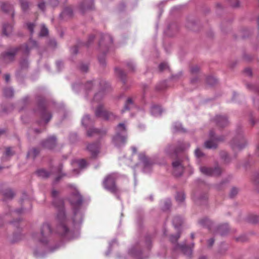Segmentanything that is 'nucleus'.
I'll use <instances>...</instances> for the list:
<instances>
[{"instance_id":"obj_1","label":"nucleus","mask_w":259,"mask_h":259,"mask_svg":"<svg viewBox=\"0 0 259 259\" xmlns=\"http://www.w3.org/2000/svg\"><path fill=\"white\" fill-rule=\"evenodd\" d=\"M58 193L59 192L55 190H53L52 191V196L53 198V204L58 210L56 218L57 222L56 231L61 235H68L71 233V230L68 226V221L65 216L63 201L57 197Z\"/></svg>"},{"instance_id":"obj_2","label":"nucleus","mask_w":259,"mask_h":259,"mask_svg":"<svg viewBox=\"0 0 259 259\" xmlns=\"http://www.w3.org/2000/svg\"><path fill=\"white\" fill-rule=\"evenodd\" d=\"M38 45L36 41L30 38L26 44L11 49L4 54L3 57L5 62H11L14 60L16 54L18 51H21L23 54L28 55L31 50L36 49Z\"/></svg>"},{"instance_id":"obj_3","label":"nucleus","mask_w":259,"mask_h":259,"mask_svg":"<svg viewBox=\"0 0 259 259\" xmlns=\"http://www.w3.org/2000/svg\"><path fill=\"white\" fill-rule=\"evenodd\" d=\"M52 234V230L50 225L48 223H45L41 228L40 232L34 233L32 237L40 244L46 245L49 242Z\"/></svg>"},{"instance_id":"obj_4","label":"nucleus","mask_w":259,"mask_h":259,"mask_svg":"<svg viewBox=\"0 0 259 259\" xmlns=\"http://www.w3.org/2000/svg\"><path fill=\"white\" fill-rule=\"evenodd\" d=\"M127 139L126 130L125 124L120 123L116 128V134L112 138V142L117 147L124 146Z\"/></svg>"},{"instance_id":"obj_5","label":"nucleus","mask_w":259,"mask_h":259,"mask_svg":"<svg viewBox=\"0 0 259 259\" xmlns=\"http://www.w3.org/2000/svg\"><path fill=\"white\" fill-rule=\"evenodd\" d=\"M117 178V176L116 174H111L104 179L103 185L105 189L115 195L119 199L120 190L115 184V181Z\"/></svg>"},{"instance_id":"obj_6","label":"nucleus","mask_w":259,"mask_h":259,"mask_svg":"<svg viewBox=\"0 0 259 259\" xmlns=\"http://www.w3.org/2000/svg\"><path fill=\"white\" fill-rule=\"evenodd\" d=\"M80 208H73V217L72 218V221H71L67 218L66 215L65 216L68 221V226L71 230V233L68 235H63L58 233L56 231V229H55L56 233L58 234L59 235L66 237V238H70L72 237L73 233V226H75L77 225H79L81 223L83 219V214L79 210Z\"/></svg>"},{"instance_id":"obj_7","label":"nucleus","mask_w":259,"mask_h":259,"mask_svg":"<svg viewBox=\"0 0 259 259\" xmlns=\"http://www.w3.org/2000/svg\"><path fill=\"white\" fill-rule=\"evenodd\" d=\"M96 117L102 118L106 120H114L117 118V116L113 113L109 112L104 109L103 105L99 104L95 111Z\"/></svg>"},{"instance_id":"obj_8","label":"nucleus","mask_w":259,"mask_h":259,"mask_svg":"<svg viewBox=\"0 0 259 259\" xmlns=\"http://www.w3.org/2000/svg\"><path fill=\"white\" fill-rule=\"evenodd\" d=\"M247 144L245 138L242 135H238L231 142L230 145L234 151H238L243 149Z\"/></svg>"},{"instance_id":"obj_9","label":"nucleus","mask_w":259,"mask_h":259,"mask_svg":"<svg viewBox=\"0 0 259 259\" xmlns=\"http://www.w3.org/2000/svg\"><path fill=\"white\" fill-rule=\"evenodd\" d=\"M69 201L73 208H80L83 198L77 189L74 188L69 198Z\"/></svg>"},{"instance_id":"obj_10","label":"nucleus","mask_w":259,"mask_h":259,"mask_svg":"<svg viewBox=\"0 0 259 259\" xmlns=\"http://www.w3.org/2000/svg\"><path fill=\"white\" fill-rule=\"evenodd\" d=\"M35 112L39 114L41 120H44L46 124L52 118L51 113L47 111L46 107L44 103L38 104Z\"/></svg>"},{"instance_id":"obj_11","label":"nucleus","mask_w":259,"mask_h":259,"mask_svg":"<svg viewBox=\"0 0 259 259\" xmlns=\"http://www.w3.org/2000/svg\"><path fill=\"white\" fill-rule=\"evenodd\" d=\"M209 138L210 140L204 143L205 147L208 149L216 148L218 146V142L222 141L224 139L223 137H214V133L212 131L209 132Z\"/></svg>"},{"instance_id":"obj_12","label":"nucleus","mask_w":259,"mask_h":259,"mask_svg":"<svg viewBox=\"0 0 259 259\" xmlns=\"http://www.w3.org/2000/svg\"><path fill=\"white\" fill-rule=\"evenodd\" d=\"M200 170L203 175L207 176H218L221 174L222 170L219 166L213 168L200 166Z\"/></svg>"},{"instance_id":"obj_13","label":"nucleus","mask_w":259,"mask_h":259,"mask_svg":"<svg viewBox=\"0 0 259 259\" xmlns=\"http://www.w3.org/2000/svg\"><path fill=\"white\" fill-rule=\"evenodd\" d=\"M112 42V38L109 34H105L102 35L99 41L100 49L103 51L104 49H108Z\"/></svg>"},{"instance_id":"obj_14","label":"nucleus","mask_w":259,"mask_h":259,"mask_svg":"<svg viewBox=\"0 0 259 259\" xmlns=\"http://www.w3.org/2000/svg\"><path fill=\"white\" fill-rule=\"evenodd\" d=\"M94 8L93 0H83L80 4L79 9L81 13H84Z\"/></svg>"},{"instance_id":"obj_15","label":"nucleus","mask_w":259,"mask_h":259,"mask_svg":"<svg viewBox=\"0 0 259 259\" xmlns=\"http://www.w3.org/2000/svg\"><path fill=\"white\" fill-rule=\"evenodd\" d=\"M190 146L189 144H184L183 142H179L177 148H174L172 145L168 146L166 149V151L168 153H170L171 151L176 154L178 152L183 151Z\"/></svg>"},{"instance_id":"obj_16","label":"nucleus","mask_w":259,"mask_h":259,"mask_svg":"<svg viewBox=\"0 0 259 259\" xmlns=\"http://www.w3.org/2000/svg\"><path fill=\"white\" fill-rule=\"evenodd\" d=\"M174 175L176 177L181 176L183 172L184 168L180 161L176 160L172 163Z\"/></svg>"},{"instance_id":"obj_17","label":"nucleus","mask_w":259,"mask_h":259,"mask_svg":"<svg viewBox=\"0 0 259 259\" xmlns=\"http://www.w3.org/2000/svg\"><path fill=\"white\" fill-rule=\"evenodd\" d=\"M214 120L217 125L221 127H225L229 124L228 118L225 115H217Z\"/></svg>"},{"instance_id":"obj_18","label":"nucleus","mask_w":259,"mask_h":259,"mask_svg":"<svg viewBox=\"0 0 259 259\" xmlns=\"http://www.w3.org/2000/svg\"><path fill=\"white\" fill-rule=\"evenodd\" d=\"M194 243H192L190 246H187L186 243H184L178 245V247L181 249L184 254L191 257L192 253V248L194 247Z\"/></svg>"},{"instance_id":"obj_19","label":"nucleus","mask_w":259,"mask_h":259,"mask_svg":"<svg viewBox=\"0 0 259 259\" xmlns=\"http://www.w3.org/2000/svg\"><path fill=\"white\" fill-rule=\"evenodd\" d=\"M41 144L45 148L52 149L54 148L56 145V138L54 136L50 137L45 141L42 142Z\"/></svg>"},{"instance_id":"obj_20","label":"nucleus","mask_w":259,"mask_h":259,"mask_svg":"<svg viewBox=\"0 0 259 259\" xmlns=\"http://www.w3.org/2000/svg\"><path fill=\"white\" fill-rule=\"evenodd\" d=\"M100 145L98 143L89 144L87 146V149L91 153L93 157H95L99 152Z\"/></svg>"},{"instance_id":"obj_21","label":"nucleus","mask_w":259,"mask_h":259,"mask_svg":"<svg viewBox=\"0 0 259 259\" xmlns=\"http://www.w3.org/2000/svg\"><path fill=\"white\" fill-rule=\"evenodd\" d=\"M106 134V130H100L97 128H90L87 131V136L88 137H92L95 135L104 136Z\"/></svg>"},{"instance_id":"obj_22","label":"nucleus","mask_w":259,"mask_h":259,"mask_svg":"<svg viewBox=\"0 0 259 259\" xmlns=\"http://www.w3.org/2000/svg\"><path fill=\"white\" fill-rule=\"evenodd\" d=\"M139 159L143 162L144 165V169L145 170L146 168L150 167L152 164L153 162L150 159L145 156V155L143 154H141L139 155Z\"/></svg>"},{"instance_id":"obj_23","label":"nucleus","mask_w":259,"mask_h":259,"mask_svg":"<svg viewBox=\"0 0 259 259\" xmlns=\"http://www.w3.org/2000/svg\"><path fill=\"white\" fill-rule=\"evenodd\" d=\"M207 199V196L204 194L200 196H194L193 200L196 204L198 205H202L205 203Z\"/></svg>"},{"instance_id":"obj_24","label":"nucleus","mask_w":259,"mask_h":259,"mask_svg":"<svg viewBox=\"0 0 259 259\" xmlns=\"http://www.w3.org/2000/svg\"><path fill=\"white\" fill-rule=\"evenodd\" d=\"M73 15V10L71 7H67L64 8L60 14V16L64 18L71 17Z\"/></svg>"},{"instance_id":"obj_25","label":"nucleus","mask_w":259,"mask_h":259,"mask_svg":"<svg viewBox=\"0 0 259 259\" xmlns=\"http://www.w3.org/2000/svg\"><path fill=\"white\" fill-rule=\"evenodd\" d=\"M115 73L117 77H119L124 83H125L126 78V74L125 72L121 69L115 68Z\"/></svg>"},{"instance_id":"obj_26","label":"nucleus","mask_w":259,"mask_h":259,"mask_svg":"<svg viewBox=\"0 0 259 259\" xmlns=\"http://www.w3.org/2000/svg\"><path fill=\"white\" fill-rule=\"evenodd\" d=\"M13 31V27L11 25L5 24L3 27V33L6 36L10 35Z\"/></svg>"},{"instance_id":"obj_27","label":"nucleus","mask_w":259,"mask_h":259,"mask_svg":"<svg viewBox=\"0 0 259 259\" xmlns=\"http://www.w3.org/2000/svg\"><path fill=\"white\" fill-rule=\"evenodd\" d=\"M151 112L153 116H157L161 115L162 113V109L160 107L154 105L151 107Z\"/></svg>"},{"instance_id":"obj_28","label":"nucleus","mask_w":259,"mask_h":259,"mask_svg":"<svg viewBox=\"0 0 259 259\" xmlns=\"http://www.w3.org/2000/svg\"><path fill=\"white\" fill-rule=\"evenodd\" d=\"M218 233L223 236L226 235L229 231V228L227 224L220 226L218 229Z\"/></svg>"},{"instance_id":"obj_29","label":"nucleus","mask_w":259,"mask_h":259,"mask_svg":"<svg viewBox=\"0 0 259 259\" xmlns=\"http://www.w3.org/2000/svg\"><path fill=\"white\" fill-rule=\"evenodd\" d=\"M81 122L83 126L85 127H87L92 124L93 121L89 115H85L83 117Z\"/></svg>"},{"instance_id":"obj_30","label":"nucleus","mask_w":259,"mask_h":259,"mask_svg":"<svg viewBox=\"0 0 259 259\" xmlns=\"http://www.w3.org/2000/svg\"><path fill=\"white\" fill-rule=\"evenodd\" d=\"M126 67L130 72H134L136 69L135 63L132 60L127 61L126 63Z\"/></svg>"},{"instance_id":"obj_31","label":"nucleus","mask_w":259,"mask_h":259,"mask_svg":"<svg viewBox=\"0 0 259 259\" xmlns=\"http://www.w3.org/2000/svg\"><path fill=\"white\" fill-rule=\"evenodd\" d=\"M0 7L1 10L6 13L13 10L12 6L8 3H2Z\"/></svg>"},{"instance_id":"obj_32","label":"nucleus","mask_w":259,"mask_h":259,"mask_svg":"<svg viewBox=\"0 0 259 259\" xmlns=\"http://www.w3.org/2000/svg\"><path fill=\"white\" fill-rule=\"evenodd\" d=\"M183 221V220L181 217L177 216L174 218L172 223L175 228H178L182 225Z\"/></svg>"},{"instance_id":"obj_33","label":"nucleus","mask_w":259,"mask_h":259,"mask_svg":"<svg viewBox=\"0 0 259 259\" xmlns=\"http://www.w3.org/2000/svg\"><path fill=\"white\" fill-rule=\"evenodd\" d=\"M37 176L41 178H47L50 175V174L44 169H39L36 171Z\"/></svg>"},{"instance_id":"obj_34","label":"nucleus","mask_w":259,"mask_h":259,"mask_svg":"<svg viewBox=\"0 0 259 259\" xmlns=\"http://www.w3.org/2000/svg\"><path fill=\"white\" fill-rule=\"evenodd\" d=\"M176 201L178 203H182L185 199V195L183 192H179L176 196Z\"/></svg>"},{"instance_id":"obj_35","label":"nucleus","mask_w":259,"mask_h":259,"mask_svg":"<svg viewBox=\"0 0 259 259\" xmlns=\"http://www.w3.org/2000/svg\"><path fill=\"white\" fill-rule=\"evenodd\" d=\"M133 106V101L131 98H128L124 105V109L122 110V112L126 110H128Z\"/></svg>"},{"instance_id":"obj_36","label":"nucleus","mask_w":259,"mask_h":259,"mask_svg":"<svg viewBox=\"0 0 259 259\" xmlns=\"http://www.w3.org/2000/svg\"><path fill=\"white\" fill-rule=\"evenodd\" d=\"M20 3L22 11L24 12H27L29 9V3L25 0H20Z\"/></svg>"},{"instance_id":"obj_37","label":"nucleus","mask_w":259,"mask_h":259,"mask_svg":"<svg viewBox=\"0 0 259 259\" xmlns=\"http://www.w3.org/2000/svg\"><path fill=\"white\" fill-rule=\"evenodd\" d=\"M4 96L7 98L12 97L14 95V91L11 88H6L4 90Z\"/></svg>"},{"instance_id":"obj_38","label":"nucleus","mask_w":259,"mask_h":259,"mask_svg":"<svg viewBox=\"0 0 259 259\" xmlns=\"http://www.w3.org/2000/svg\"><path fill=\"white\" fill-rule=\"evenodd\" d=\"M4 195L6 198L12 199L14 197V194L11 190L8 189L4 192Z\"/></svg>"},{"instance_id":"obj_39","label":"nucleus","mask_w":259,"mask_h":259,"mask_svg":"<svg viewBox=\"0 0 259 259\" xmlns=\"http://www.w3.org/2000/svg\"><path fill=\"white\" fill-rule=\"evenodd\" d=\"M199 223L203 226H206L209 228L210 225L211 224V221L208 219H203L199 221Z\"/></svg>"},{"instance_id":"obj_40","label":"nucleus","mask_w":259,"mask_h":259,"mask_svg":"<svg viewBox=\"0 0 259 259\" xmlns=\"http://www.w3.org/2000/svg\"><path fill=\"white\" fill-rule=\"evenodd\" d=\"M103 92H99L95 95L93 99V102H98L100 100H101L103 98Z\"/></svg>"},{"instance_id":"obj_41","label":"nucleus","mask_w":259,"mask_h":259,"mask_svg":"<svg viewBox=\"0 0 259 259\" xmlns=\"http://www.w3.org/2000/svg\"><path fill=\"white\" fill-rule=\"evenodd\" d=\"M173 129L175 132H183L184 131L182 127V124L180 123H175L173 125Z\"/></svg>"},{"instance_id":"obj_42","label":"nucleus","mask_w":259,"mask_h":259,"mask_svg":"<svg viewBox=\"0 0 259 259\" xmlns=\"http://www.w3.org/2000/svg\"><path fill=\"white\" fill-rule=\"evenodd\" d=\"M48 34V28L45 26V25H41V30L40 31L39 35L41 36H46Z\"/></svg>"},{"instance_id":"obj_43","label":"nucleus","mask_w":259,"mask_h":259,"mask_svg":"<svg viewBox=\"0 0 259 259\" xmlns=\"http://www.w3.org/2000/svg\"><path fill=\"white\" fill-rule=\"evenodd\" d=\"M171 206V201L169 199H166L164 202V206L162 207L163 210H168Z\"/></svg>"},{"instance_id":"obj_44","label":"nucleus","mask_w":259,"mask_h":259,"mask_svg":"<svg viewBox=\"0 0 259 259\" xmlns=\"http://www.w3.org/2000/svg\"><path fill=\"white\" fill-rule=\"evenodd\" d=\"M207 83L210 85H213L217 82V79L212 77V76H209L206 79Z\"/></svg>"},{"instance_id":"obj_45","label":"nucleus","mask_w":259,"mask_h":259,"mask_svg":"<svg viewBox=\"0 0 259 259\" xmlns=\"http://www.w3.org/2000/svg\"><path fill=\"white\" fill-rule=\"evenodd\" d=\"M39 153V151L36 148H33L29 152V154L35 158Z\"/></svg>"},{"instance_id":"obj_46","label":"nucleus","mask_w":259,"mask_h":259,"mask_svg":"<svg viewBox=\"0 0 259 259\" xmlns=\"http://www.w3.org/2000/svg\"><path fill=\"white\" fill-rule=\"evenodd\" d=\"M199 71V67L197 65H194L191 67L190 72L192 74H195Z\"/></svg>"},{"instance_id":"obj_47","label":"nucleus","mask_w":259,"mask_h":259,"mask_svg":"<svg viewBox=\"0 0 259 259\" xmlns=\"http://www.w3.org/2000/svg\"><path fill=\"white\" fill-rule=\"evenodd\" d=\"M180 237V233H178L175 235H171L170 237V240L172 242H177V240L179 239V238Z\"/></svg>"},{"instance_id":"obj_48","label":"nucleus","mask_w":259,"mask_h":259,"mask_svg":"<svg viewBox=\"0 0 259 259\" xmlns=\"http://www.w3.org/2000/svg\"><path fill=\"white\" fill-rule=\"evenodd\" d=\"M238 189L236 188H233L230 191V196L231 198L234 197L238 193Z\"/></svg>"},{"instance_id":"obj_49","label":"nucleus","mask_w":259,"mask_h":259,"mask_svg":"<svg viewBox=\"0 0 259 259\" xmlns=\"http://www.w3.org/2000/svg\"><path fill=\"white\" fill-rule=\"evenodd\" d=\"M78 164L79 168L82 169V168H84L85 167V166L87 165V162L84 159H81L78 161Z\"/></svg>"},{"instance_id":"obj_50","label":"nucleus","mask_w":259,"mask_h":259,"mask_svg":"<svg viewBox=\"0 0 259 259\" xmlns=\"http://www.w3.org/2000/svg\"><path fill=\"white\" fill-rule=\"evenodd\" d=\"M89 69V66L86 64H81L80 66V69L81 71L86 72L88 71Z\"/></svg>"},{"instance_id":"obj_51","label":"nucleus","mask_w":259,"mask_h":259,"mask_svg":"<svg viewBox=\"0 0 259 259\" xmlns=\"http://www.w3.org/2000/svg\"><path fill=\"white\" fill-rule=\"evenodd\" d=\"M14 154L13 152L12 151L10 147H8L6 148V150L5 152V155L8 157H11Z\"/></svg>"},{"instance_id":"obj_52","label":"nucleus","mask_w":259,"mask_h":259,"mask_svg":"<svg viewBox=\"0 0 259 259\" xmlns=\"http://www.w3.org/2000/svg\"><path fill=\"white\" fill-rule=\"evenodd\" d=\"M168 68L167 64L165 63H162L159 65V69L161 71H162Z\"/></svg>"},{"instance_id":"obj_53","label":"nucleus","mask_w":259,"mask_h":259,"mask_svg":"<svg viewBox=\"0 0 259 259\" xmlns=\"http://www.w3.org/2000/svg\"><path fill=\"white\" fill-rule=\"evenodd\" d=\"M20 65L22 68H27L28 65V60L27 59L23 60L20 62Z\"/></svg>"},{"instance_id":"obj_54","label":"nucleus","mask_w":259,"mask_h":259,"mask_svg":"<svg viewBox=\"0 0 259 259\" xmlns=\"http://www.w3.org/2000/svg\"><path fill=\"white\" fill-rule=\"evenodd\" d=\"M49 3L53 7H57L59 3V0H49Z\"/></svg>"},{"instance_id":"obj_55","label":"nucleus","mask_w":259,"mask_h":259,"mask_svg":"<svg viewBox=\"0 0 259 259\" xmlns=\"http://www.w3.org/2000/svg\"><path fill=\"white\" fill-rule=\"evenodd\" d=\"M34 27V25L33 23L27 24V28L29 30L31 34H32L33 33Z\"/></svg>"},{"instance_id":"obj_56","label":"nucleus","mask_w":259,"mask_h":259,"mask_svg":"<svg viewBox=\"0 0 259 259\" xmlns=\"http://www.w3.org/2000/svg\"><path fill=\"white\" fill-rule=\"evenodd\" d=\"M195 153L196 156L197 157H201L203 155V153L198 148H197L195 150Z\"/></svg>"},{"instance_id":"obj_57","label":"nucleus","mask_w":259,"mask_h":259,"mask_svg":"<svg viewBox=\"0 0 259 259\" xmlns=\"http://www.w3.org/2000/svg\"><path fill=\"white\" fill-rule=\"evenodd\" d=\"M38 8L42 11H45L46 9V4L45 2H41L38 4Z\"/></svg>"},{"instance_id":"obj_58","label":"nucleus","mask_w":259,"mask_h":259,"mask_svg":"<svg viewBox=\"0 0 259 259\" xmlns=\"http://www.w3.org/2000/svg\"><path fill=\"white\" fill-rule=\"evenodd\" d=\"M93 86V82L89 81L86 83V84L85 85V88L87 90H90L92 88Z\"/></svg>"},{"instance_id":"obj_59","label":"nucleus","mask_w":259,"mask_h":259,"mask_svg":"<svg viewBox=\"0 0 259 259\" xmlns=\"http://www.w3.org/2000/svg\"><path fill=\"white\" fill-rule=\"evenodd\" d=\"M98 59L100 63L103 66H104L105 64V59L104 56H99Z\"/></svg>"},{"instance_id":"obj_60","label":"nucleus","mask_w":259,"mask_h":259,"mask_svg":"<svg viewBox=\"0 0 259 259\" xmlns=\"http://www.w3.org/2000/svg\"><path fill=\"white\" fill-rule=\"evenodd\" d=\"M131 253L132 254H133L134 256H135V257H136L138 259H141L140 256H139V251H135L133 250H131Z\"/></svg>"},{"instance_id":"obj_61","label":"nucleus","mask_w":259,"mask_h":259,"mask_svg":"<svg viewBox=\"0 0 259 259\" xmlns=\"http://www.w3.org/2000/svg\"><path fill=\"white\" fill-rule=\"evenodd\" d=\"M249 122L252 126H253L256 123V120L251 115L249 118Z\"/></svg>"},{"instance_id":"obj_62","label":"nucleus","mask_w":259,"mask_h":259,"mask_svg":"<svg viewBox=\"0 0 259 259\" xmlns=\"http://www.w3.org/2000/svg\"><path fill=\"white\" fill-rule=\"evenodd\" d=\"M244 73L248 76H251L252 74L251 70L248 68L244 70Z\"/></svg>"},{"instance_id":"obj_63","label":"nucleus","mask_w":259,"mask_h":259,"mask_svg":"<svg viewBox=\"0 0 259 259\" xmlns=\"http://www.w3.org/2000/svg\"><path fill=\"white\" fill-rule=\"evenodd\" d=\"M71 51L72 54H74V55L77 54L78 53V47L76 46H75L71 49Z\"/></svg>"},{"instance_id":"obj_64","label":"nucleus","mask_w":259,"mask_h":259,"mask_svg":"<svg viewBox=\"0 0 259 259\" xmlns=\"http://www.w3.org/2000/svg\"><path fill=\"white\" fill-rule=\"evenodd\" d=\"M231 5L233 7L238 8L240 6V2L239 0H235V4H233L231 3Z\"/></svg>"}]
</instances>
